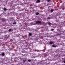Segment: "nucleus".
I'll list each match as a JSON object with an SVG mask.
<instances>
[{"mask_svg":"<svg viewBox=\"0 0 65 65\" xmlns=\"http://www.w3.org/2000/svg\"><path fill=\"white\" fill-rule=\"evenodd\" d=\"M36 23L37 24H40L41 23V21H37L36 22Z\"/></svg>","mask_w":65,"mask_h":65,"instance_id":"obj_1","label":"nucleus"},{"mask_svg":"<svg viewBox=\"0 0 65 65\" xmlns=\"http://www.w3.org/2000/svg\"><path fill=\"white\" fill-rule=\"evenodd\" d=\"M49 43L50 44H53V42L51 41Z\"/></svg>","mask_w":65,"mask_h":65,"instance_id":"obj_2","label":"nucleus"},{"mask_svg":"<svg viewBox=\"0 0 65 65\" xmlns=\"http://www.w3.org/2000/svg\"><path fill=\"white\" fill-rule=\"evenodd\" d=\"M52 47H56V46L55 45H53L52 46Z\"/></svg>","mask_w":65,"mask_h":65,"instance_id":"obj_3","label":"nucleus"},{"mask_svg":"<svg viewBox=\"0 0 65 65\" xmlns=\"http://www.w3.org/2000/svg\"><path fill=\"white\" fill-rule=\"evenodd\" d=\"M36 15H38L39 14V13L38 12H37L36 13Z\"/></svg>","mask_w":65,"mask_h":65,"instance_id":"obj_4","label":"nucleus"},{"mask_svg":"<svg viewBox=\"0 0 65 65\" xmlns=\"http://www.w3.org/2000/svg\"><path fill=\"white\" fill-rule=\"evenodd\" d=\"M5 55V54L4 53H3L2 54V56H4Z\"/></svg>","mask_w":65,"mask_h":65,"instance_id":"obj_5","label":"nucleus"},{"mask_svg":"<svg viewBox=\"0 0 65 65\" xmlns=\"http://www.w3.org/2000/svg\"><path fill=\"white\" fill-rule=\"evenodd\" d=\"M53 11H54V10L53 9H52L51 10V12H53Z\"/></svg>","mask_w":65,"mask_h":65,"instance_id":"obj_6","label":"nucleus"},{"mask_svg":"<svg viewBox=\"0 0 65 65\" xmlns=\"http://www.w3.org/2000/svg\"><path fill=\"white\" fill-rule=\"evenodd\" d=\"M4 10H7L6 8H4Z\"/></svg>","mask_w":65,"mask_h":65,"instance_id":"obj_7","label":"nucleus"},{"mask_svg":"<svg viewBox=\"0 0 65 65\" xmlns=\"http://www.w3.org/2000/svg\"><path fill=\"white\" fill-rule=\"evenodd\" d=\"M11 31V29H9V32H10V31Z\"/></svg>","mask_w":65,"mask_h":65,"instance_id":"obj_8","label":"nucleus"},{"mask_svg":"<svg viewBox=\"0 0 65 65\" xmlns=\"http://www.w3.org/2000/svg\"><path fill=\"white\" fill-rule=\"evenodd\" d=\"M23 60V61L24 62V63H25V61H26V60Z\"/></svg>","mask_w":65,"mask_h":65,"instance_id":"obj_9","label":"nucleus"},{"mask_svg":"<svg viewBox=\"0 0 65 65\" xmlns=\"http://www.w3.org/2000/svg\"><path fill=\"white\" fill-rule=\"evenodd\" d=\"M31 61V59H29L28 60V62H30Z\"/></svg>","mask_w":65,"mask_h":65,"instance_id":"obj_10","label":"nucleus"},{"mask_svg":"<svg viewBox=\"0 0 65 65\" xmlns=\"http://www.w3.org/2000/svg\"><path fill=\"white\" fill-rule=\"evenodd\" d=\"M29 35L30 36H31V33H29Z\"/></svg>","mask_w":65,"mask_h":65,"instance_id":"obj_11","label":"nucleus"},{"mask_svg":"<svg viewBox=\"0 0 65 65\" xmlns=\"http://www.w3.org/2000/svg\"><path fill=\"white\" fill-rule=\"evenodd\" d=\"M37 2H40V1L39 0H37Z\"/></svg>","mask_w":65,"mask_h":65,"instance_id":"obj_12","label":"nucleus"},{"mask_svg":"<svg viewBox=\"0 0 65 65\" xmlns=\"http://www.w3.org/2000/svg\"><path fill=\"white\" fill-rule=\"evenodd\" d=\"M51 31H54V29H52L51 30Z\"/></svg>","mask_w":65,"mask_h":65,"instance_id":"obj_13","label":"nucleus"},{"mask_svg":"<svg viewBox=\"0 0 65 65\" xmlns=\"http://www.w3.org/2000/svg\"><path fill=\"white\" fill-rule=\"evenodd\" d=\"M47 2H50V0H47Z\"/></svg>","mask_w":65,"mask_h":65,"instance_id":"obj_14","label":"nucleus"},{"mask_svg":"<svg viewBox=\"0 0 65 65\" xmlns=\"http://www.w3.org/2000/svg\"><path fill=\"white\" fill-rule=\"evenodd\" d=\"M13 24H16V23L14 22L13 23Z\"/></svg>","mask_w":65,"mask_h":65,"instance_id":"obj_15","label":"nucleus"},{"mask_svg":"<svg viewBox=\"0 0 65 65\" xmlns=\"http://www.w3.org/2000/svg\"><path fill=\"white\" fill-rule=\"evenodd\" d=\"M51 23H48V25H51Z\"/></svg>","mask_w":65,"mask_h":65,"instance_id":"obj_16","label":"nucleus"},{"mask_svg":"<svg viewBox=\"0 0 65 65\" xmlns=\"http://www.w3.org/2000/svg\"><path fill=\"white\" fill-rule=\"evenodd\" d=\"M48 19H50V17H48Z\"/></svg>","mask_w":65,"mask_h":65,"instance_id":"obj_17","label":"nucleus"},{"mask_svg":"<svg viewBox=\"0 0 65 65\" xmlns=\"http://www.w3.org/2000/svg\"><path fill=\"white\" fill-rule=\"evenodd\" d=\"M64 63H65V61H64Z\"/></svg>","mask_w":65,"mask_h":65,"instance_id":"obj_18","label":"nucleus"},{"mask_svg":"<svg viewBox=\"0 0 65 65\" xmlns=\"http://www.w3.org/2000/svg\"><path fill=\"white\" fill-rule=\"evenodd\" d=\"M60 1H61V0H59Z\"/></svg>","mask_w":65,"mask_h":65,"instance_id":"obj_19","label":"nucleus"}]
</instances>
